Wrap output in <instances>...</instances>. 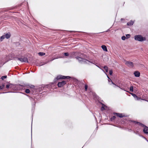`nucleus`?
I'll use <instances>...</instances> for the list:
<instances>
[{
	"mask_svg": "<svg viewBox=\"0 0 148 148\" xmlns=\"http://www.w3.org/2000/svg\"><path fill=\"white\" fill-rule=\"evenodd\" d=\"M79 56H77L76 57V59L78 60V61L82 64H89L90 62L89 61L83 58L85 57L84 55L82 54H81L80 55H79Z\"/></svg>",
	"mask_w": 148,
	"mask_h": 148,
	"instance_id": "nucleus-1",
	"label": "nucleus"
},
{
	"mask_svg": "<svg viewBox=\"0 0 148 148\" xmlns=\"http://www.w3.org/2000/svg\"><path fill=\"white\" fill-rule=\"evenodd\" d=\"M132 122H134L135 123L137 124L140 126H141L142 127H144V128L143 130V132L145 134H148V127H147L143 124L139 122H136L135 121H132Z\"/></svg>",
	"mask_w": 148,
	"mask_h": 148,
	"instance_id": "nucleus-2",
	"label": "nucleus"
},
{
	"mask_svg": "<svg viewBox=\"0 0 148 148\" xmlns=\"http://www.w3.org/2000/svg\"><path fill=\"white\" fill-rule=\"evenodd\" d=\"M134 39L137 41H143L145 40L146 38L141 35H136L134 36Z\"/></svg>",
	"mask_w": 148,
	"mask_h": 148,
	"instance_id": "nucleus-3",
	"label": "nucleus"
},
{
	"mask_svg": "<svg viewBox=\"0 0 148 148\" xmlns=\"http://www.w3.org/2000/svg\"><path fill=\"white\" fill-rule=\"evenodd\" d=\"M16 60H18L22 62H28V61L27 58H26L22 56L21 58H16Z\"/></svg>",
	"mask_w": 148,
	"mask_h": 148,
	"instance_id": "nucleus-4",
	"label": "nucleus"
},
{
	"mask_svg": "<svg viewBox=\"0 0 148 148\" xmlns=\"http://www.w3.org/2000/svg\"><path fill=\"white\" fill-rule=\"evenodd\" d=\"M71 78V77L69 76H63L62 75H59L57 77L55 78L54 80L55 82L58 79H69Z\"/></svg>",
	"mask_w": 148,
	"mask_h": 148,
	"instance_id": "nucleus-5",
	"label": "nucleus"
},
{
	"mask_svg": "<svg viewBox=\"0 0 148 148\" xmlns=\"http://www.w3.org/2000/svg\"><path fill=\"white\" fill-rule=\"evenodd\" d=\"M125 64L127 66L130 67L133 66L134 64L132 62L126 61H125Z\"/></svg>",
	"mask_w": 148,
	"mask_h": 148,
	"instance_id": "nucleus-6",
	"label": "nucleus"
},
{
	"mask_svg": "<svg viewBox=\"0 0 148 148\" xmlns=\"http://www.w3.org/2000/svg\"><path fill=\"white\" fill-rule=\"evenodd\" d=\"M66 82L65 81H63L62 82H59L58 84V87H61L65 85L66 84Z\"/></svg>",
	"mask_w": 148,
	"mask_h": 148,
	"instance_id": "nucleus-7",
	"label": "nucleus"
},
{
	"mask_svg": "<svg viewBox=\"0 0 148 148\" xmlns=\"http://www.w3.org/2000/svg\"><path fill=\"white\" fill-rule=\"evenodd\" d=\"M134 74L135 76L136 77H139L140 76V72L138 71H136L134 72Z\"/></svg>",
	"mask_w": 148,
	"mask_h": 148,
	"instance_id": "nucleus-8",
	"label": "nucleus"
},
{
	"mask_svg": "<svg viewBox=\"0 0 148 148\" xmlns=\"http://www.w3.org/2000/svg\"><path fill=\"white\" fill-rule=\"evenodd\" d=\"M20 85L21 86V85ZM21 86H26L27 88L30 87V88H33L34 87V85H29V84H24V85H21Z\"/></svg>",
	"mask_w": 148,
	"mask_h": 148,
	"instance_id": "nucleus-9",
	"label": "nucleus"
},
{
	"mask_svg": "<svg viewBox=\"0 0 148 148\" xmlns=\"http://www.w3.org/2000/svg\"><path fill=\"white\" fill-rule=\"evenodd\" d=\"M101 48H102V49L104 50V51H105L106 52L108 51V50L107 48L104 45H103L101 46Z\"/></svg>",
	"mask_w": 148,
	"mask_h": 148,
	"instance_id": "nucleus-10",
	"label": "nucleus"
},
{
	"mask_svg": "<svg viewBox=\"0 0 148 148\" xmlns=\"http://www.w3.org/2000/svg\"><path fill=\"white\" fill-rule=\"evenodd\" d=\"M5 37L7 39L9 38L10 36V33H7L4 35Z\"/></svg>",
	"mask_w": 148,
	"mask_h": 148,
	"instance_id": "nucleus-11",
	"label": "nucleus"
},
{
	"mask_svg": "<svg viewBox=\"0 0 148 148\" xmlns=\"http://www.w3.org/2000/svg\"><path fill=\"white\" fill-rule=\"evenodd\" d=\"M134 22L133 21H130V22L127 23V25H133Z\"/></svg>",
	"mask_w": 148,
	"mask_h": 148,
	"instance_id": "nucleus-12",
	"label": "nucleus"
},
{
	"mask_svg": "<svg viewBox=\"0 0 148 148\" xmlns=\"http://www.w3.org/2000/svg\"><path fill=\"white\" fill-rule=\"evenodd\" d=\"M115 114L116 115L120 118L122 117L123 116L122 115V114H120L119 113H115Z\"/></svg>",
	"mask_w": 148,
	"mask_h": 148,
	"instance_id": "nucleus-13",
	"label": "nucleus"
},
{
	"mask_svg": "<svg viewBox=\"0 0 148 148\" xmlns=\"http://www.w3.org/2000/svg\"><path fill=\"white\" fill-rule=\"evenodd\" d=\"M38 55L40 56H43L45 55V53L43 52H39L38 53Z\"/></svg>",
	"mask_w": 148,
	"mask_h": 148,
	"instance_id": "nucleus-14",
	"label": "nucleus"
},
{
	"mask_svg": "<svg viewBox=\"0 0 148 148\" xmlns=\"http://www.w3.org/2000/svg\"><path fill=\"white\" fill-rule=\"evenodd\" d=\"M103 68L104 69V70H105L106 72H108V67L106 66H105L103 67Z\"/></svg>",
	"mask_w": 148,
	"mask_h": 148,
	"instance_id": "nucleus-15",
	"label": "nucleus"
},
{
	"mask_svg": "<svg viewBox=\"0 0 148 148\" xmlns=\"http://www.w3.org/2000/svg\"><path fill=\"white\" fill-rule=\"evenodd\" d=\"M130 94H131L135 98H136V97H137V96H136V95L134 94V93H130Z\"/></svg>",
	"mask_w": 148,
	"mask_h": 148,
	"instance_id": "nucleus-16",
	"label": "nucleus"
},
{
	"mask_svg": "<svg viewBox=\"0 0 148 148\" xmlns=\"http://www.w3.org/2000/svg\"><path fill=\"white\" fill-rule=\"evenodd\" d=\"M5 38V36H4V35L2 36L1 37V38H0V40H1V41H3V39H4V38Z\"/></svg>",
	"mask_w": 148,
	"mask_h": 148,
	"instance_id": "nucleus-17",
	"label": "nucleus"
},
{
	"mask_svg": "<svg viewBox=\"0 0 148 148\" xmlns=\"http://www.w3.org/2000/svg\"><path fill=\"white\" fill-rule=\"evenodd\" d=\"M12 85V84H7L6 86V88H8L9 87H11V86Z\"/></svg>",
	"mask_w": 148,
	"mask_h": 148,
	"instance_id": "nucleus-18",
	"label": "nucleus"
},
{
	"mask_svg": "<svg viewBox=\"0 0 148 148\" xmlns=\"http://www.w3.org/2000/svg\"><path fill=\"white\" fill-rule=\"evenodd\" d=\"M108 82H112V84H114V85H115V86H116V85H115L114 83L112 82V81L111 79L110 78H109V79H108Z\"/></svg>",
	"mask_w": 148,
	"mask_h": 148,
	"instance_id": "nucleus-19",
	"label": "nucleus"
},
{
	"mask_svg": "<svg viewBox=\"0 0 148 148\" xmlns=\"http://www.w3.org/2000/svg\"><path fill=\"white\" fill-rule=\"evenodd\" d=\"M25 92L27 93H29L30 92V90L29 89H27L25 90Z\"/></svg>",
	"mask_w": 148,
	"mask_h": 148,
	"instance_id": "nucleus-20",
	"label": "nucleus"
},
{
	"mask_svg": "<svg viewBox=\"0 0 148 148\" xmlns=\"http://www.w3.org/2000/svg\"><path fill=\"white\" fill-rule=\"evenodd\" d=\"M130 90L131 92H133V87L132 86H131L130 88Z\"/></svg>",
	"mask_w": 148,
	"mask_h": 148,
	"instance_id": "nucleus-21",
	"label": "nucleus"
},
{
	"mask_svg": "<svg viewBox=\"0 0 148 148\" xmlns=\"http://www.w3.org/2000/svg\"><path fill=\"white\" fill-rule=\"evenodd\" d=\"M5 85L2 84L1 86H0V89H2L4 87Z\"/></svg>",
	"mask_w": 148,
	"mask_h": 148,
	"instance_id": "nucleus-22",
	"label": "nucleus"
},
{
	"mask_svg": "<svg viewBox=\"0 0 148 148\" xmlns=\"http://www.w3.org/2000/svg\"><path fill=\"white\" fill-rule=\"evenodd\" d=\"M7 78V76L6 75L2 76L1 77V79L2 80L4 79H5Z\"/></svg>",
	"mask_w": 148,
	"mask_h": 148,
	"instance_id": "nucleus-23",
	"label": "nucleus"
},
{
	"mask_svg": "<svg viewBox=\"0 0 148 148\" xmlns=\"http://www.w3.org/2000/svg\"><path fill=\"white\" fill-rule=\"evenodd\" d=\"M88 89V85L87 84H86L85 85V91H87Z\"/></svg>",
	"mask_w": 148,
	"mask_h": 148,
	"instance_id": "nucleus-24",
	"label": "nucleus"
},
{
	"mask_svg": "<svg viewBox=\"0 0 148 148\" xmlns=\"http://www.w3.org/2000/svg\"><path fill=\"white\" fill-rule=\"evenodd\" d=\"M126 37L127 38H128L130 37V35L129 34H127L126 35Z\"/></svg>",
	"mask_w": 148,
	"mask_h": 148,
	"instance_id": "nucleus-25",
	"label": "nucleus"
},
{
	"mask_svg": "<svg viewBox=\"0 0 148 148\" xmlns=\"http://www.w3.org/2000/svg\"><path fill=\"white\" fill-rule=\"evenodd\" d=\"M64 56H69V54L68 53H64Z\"/></svg>",
	"mask_w": 148,
	"mask_h": 148,
	"instance_id": "nucleus-26",
	"label": "nucleus"
},
{
	"mask_svg": "<svg viewBox=\"0 0 148 148\" xmlns=\"http://www.w3.org/2000/svg\"><path fill=\"white\" fill-rule=\"evenodd\" d=\"M115 118H116L115 116H112V117L111 118V121H112Z\"/></svg>",
	"mask_w": 148,
	"mask_h": 148,
	"instance_id": "nucleus-27",
	"label": "nucleus"
},
{
	"mask_svg": "<svg viewBox=\"0 0 148 148\" xmlns=\"http://www.w3.org/2000/svg\"><path fill=\"white\" fill-rule=\"evenodd\" d=\"M121 39L123 40H125L126 39V37L124 36H123L121 38Z\"/></svg>",
	"mask_w": 148,
	"mask_h": 148,
	"instance_id": "nucleus-28",
	"label": "nucleus"
},
{
	"mask_svg": "<svg viewBox=\"0 0 148 148\" xmlns=\"http://www.w3.org/2000/svg\"><path fill=\"white\" fill-rule=\"evenodd\" d=\"M112 70H110L109 71V74H110V75H112Z\"/></svg>",
	"mask_w": 148,
	"mask_h": 148,
	"instance_id": "nucleus-29",
	"label": "nucleus"
},
{
	"mask_svg": "<svg viewBox=\"0 0 148 148\" xmlns=\"http://www.w3.org/2000/svg\"><path fill=\"white\" fill-rule=\"evenodd\" d=\"M104 109H105V108H104V107L103 106L101 108V110H103Z\"/></svg>",
	"mask_w": 148,
	"mask_h": 148,
	"instance_id": "nucleus-30",
	"label": "nucleus"
},
{
	"mask_svg": "<svg viewBox=\"0 0 148 148\" xmlns=\"http://www.w3.org/2000/svg\"><path fill=\"white\" fill-rule=\"evenodd\" d=\"M58 58V57H56L55 58H53V59H52V60H51V61H52V60H54L55 59H57Z\"/></svg>",
	"mask_w": 148,
	"mask_h": 148,
	"instance_id": "nucleus-31",
	"label": "nucleus"
},
{
	"mask_svg": "<svg viewBox=\"0 0 148 148\" xmlns=\"http://www.w3.org/2000/svg\"><path fill=\"white\" fill-rule=\"evenodd\" d=\"M136 99H137V100H139L140 99V98H138V97H136Z\"/></svg>",
	"mask_w": 148,
	"mask_h": 148,
	"instance_id": "nucleus-32",
	"label": "nucleus"
},
{
	"mask_svg": "<svg viewBox=\"0 0 148 148\" xmlns=\"http://www.w3.org/2000/svg\"><path fill=\"white\" fill-rule=\"evenodd\" d=\"M134 132V133H136V134H139V133H138V131H137V132Z\"/></svg>",
	"mask_w": 148,
	"mask_h": 148,
	"instance_id": "nucleus-33",
	"label": "nucleus"
},
{
	"mask_svg": "<svg viewBox=\"0 0 148 148\" xmlns=\"http://www.w3.org/2000/svg\"><path fill=\"white\" fill-rule=\"evenodd\" d=\"M119 88H120L121 89L123 90H125V91H126V92H129V91H126V90H124V89H122V88H120V87H119Z\"/></svg>",
	"mask_w": 148,
	"mask_h": 148,
	"instance_id": "nucleus-34",
	"label": "nucleus"
},
{
	"mask_svg": "<svg viewBox=\"0 0 148 148\" xmlns=\"http://www.w3.org/2000/svg\"><path fill=\"white\" fill-rule=\"evenodd\" d=\"M141 99L142 100H144V101H147V100L146 99Z\"/></svg>",
	"mask_w": 148,
	"mask_h": 148,
	"instance_id": "nucleus-35",
	"label": "nucleus"
},
{
	"mask_svg": "<svg viewBox=\"0 0 148 148\" xmlns=\"http://www.w3.org/2000/svg\"><path fill=\"white\" fill-rule=\"evenodd\" d=\"M40 64V65H39V66H41L43 64Z\"/></svg>",
	"mask_w": 148,
	"mask_h": 148,
	"instance_id": "nucleus-36",
	"label": "nucleus"
},
{
	"mask_svg": "<svg viewBox=\"0 0 148 148\" xmlns=\"http://www.w3.org/2000/svg\"><path fill=\"white\" fill-rule=\"evenodd\" d=\"M105 74L107 75V77L109 79V77L107 75V74L106 73H105Z\"/></svg>",
	"mask_w": 148,
	"mask_h": 148,
	"instance_id": "nucleus-37",
	"label": "nucleus"
},
{
	"mask_svg": "<svg viewBox=\"0 0 148 148\" xmlns=\"http://www.w3.org/2000/svg\"><path fill=\"white\" fill-rule=\"evenodd\" d=\"M7 92H2V93H7Z\"/></svg>",
	"mask_w": 148,
	"mask_h": 148,
	"instance_id": "nucleus-38",
	"label": "nucleus"
},
{
	"mask_svg": "<svg viewBox=\"0 0 148 148\" xmlns=\"http://www.w3.org/2000/svg\"><path fill=\"white\" fill-rule=\"evenodd\" d=\"M101 69L102 70V71H103L104 72H105L104 71L103 69Z\"/></svg>",
	"mask_w": 148,
	"mask_h": 148,
	"instance_id": "nucleus-39",
	"label": "nucleus"
},
{
	"mask_svg": "<svg viewBox=\"0 0 148 148\" xmlns=\"http://www.w3.org/2000/svg\"><path fill=\"white\" fill-rule=\"evenodd\" d=\"M146 101L148 102V100H147V101Z\"/></svg>",
	"mask_w": 148,
	"mask_h": 148,
	"instance_id": "nucleus-40",
	"label": "nucleus"
},
{
	"mask_svg": "<svg viewBox=\"0 0 148 148\" xmlns=\"http://www.w3.org/2000/svg\"><path fill=\"white\" fill-rule=\"evenodd\" d=\"M98 66V67H99V68H100V67H99V66Z\"/></svg>",
	"mask_w": 148,
	"mask_h": 148,
	"instance_id": "nucleus-41",
	"label": "nucleus"
}]
</instances>
